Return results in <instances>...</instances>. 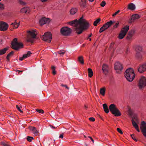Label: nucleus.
Wrapping results in <instances>:
<instances>
[{
    "mask_svg": "<svg viewBox=\"0 0 146 146\" xmlns=\"http://www.w3.org/2000/svg\"><path fill=\"white\" fill-rule=\"evenodd\" d=\"M132 36L130 34L128 33L126 37L127 39L129 40L131 39V38Z\"/></svg>",
    "mask_w": 146,
    "mask_h": 146,
    "instance_id": "a19ab883",
    "label": "nucleus"
},
{
    "mask_svg": "<svg viewBox=\"0 0 146 146\" xmlns=\"http://www.w3.org/2000/svg\"><path fill=\"white\" fill-rule=\"evenodd\" d=\"M64 133H62V134H60L59 136V137L60 138H61V139H62L63 138V136H64Z\"/></svg>",
    "mask_w": 146,
    "mask_h": 146,
    "instance_id": "5fc2aeb1",
    "label": "nucleus"
},
{
    "mask_svg": "<svg viewBox=\"0 0 146 146\" xmlns=\"http://www.w3.org/2000/svg\"><path fill=\"white\" fill-rule=\"evenodd\" d=\"M119 21H117V23L115 24L113 26V29H115L117 28L119 26Z\"/></svg>",
    "mask_w": 146,
    "mask_h": 146,
    "instance_id": "c9c22d12",
    "label": "nucleus"
},
{
    "mask_svg": "<svg viewBox=\"0 0 146 146\" xmlns=\"http://www.w3.org/2000/svg\"><path fill=\"white\" fill-rule=\"evenodd\" d=\"M52 73H53V74L54 75L56 74V71H55V70H53Z\"/></svg>",
    "mask_w": 146,
    "mask_h": 146,
    "instance_id": "bf43d9fd",
    "label": "nucleus"
},
{
    "mask_svg": "<svg viewBox=\"0 0 146 146\" xmlns=\"http://www.w3.org/2000/svg\"><path fill=\"white\" fill-rule=\"evenodd\" d=\"M135 49L137 52H140L142 51V48L141 46H137L136 47Z\"/></svg>",
    "mask_w": 146,
    "mask_h": 146,
    "instance_id": "cd10ccee",
    "label": "nucleus"
},
{
    "mask_svg": "<svg viewBox=\"0 0 146 146\" xmlns=\"http://www.w3.org/2000/svg\"><path fill=\"white\" fill-rule=\"evenodd\" d=\"M50 21L49 19L43 17L40 20L39 23L41 25H42L46 23H48Z\"/></svg>",
    "mask_w": 146,
    "mask_h": 146,
    "instance_id": "2eb2a0df",
    "label": "nucleus"
},
{
    "mask_svg": "<svg viewBox=\"0 0 146 146\" xmlns=\"http://www.w3.org/2000/svg\"><path fill=\"white\" fill-rule=\"evenodd\" d=\"M129 29V26L126 25L123 27L121 30L118 38L119 39H121L123 38L126 34L127 33Z\"/></svg>",
    "mask_w": 146,
    "mask_h": 146,
    "instance_id": "423d86ee",
    "label": "nucleus"
},
{
    "mask_svg": "<svg viewBox=\"0 0 146 146\" xmlns=\"http://www.w3.org/2000/svg\"><path fill=\"white\" fill-rule=\"evenodd\" d=\"M58 53L61 55H63L65 53V51L64 50H61L57 52Z\"/></svg>",
    "mask_w": 146,
    "mask_h": 146,
    "instance_id": "72a5a7b5",
    "label": "nucleus"
},
{
    "mask_svg": "<svg viewBox=\"0 0 146 146\" xmlns=\"http://www.w3.org/2000/svg\"><path fill=\"white\" fill-rule=\"evenodd\" d=\"M134 33H135L134 30H131L128 33L133 36V35Z\"/></svg>",
    "mask_w": 146,
    "mask_h": 146,
    "instance_id": "ea45409f",
    "label": "nucleus"
},
{
    "mask_svg": "<svg viewBox=\"0 0 146 146\" xmlns=\"http://www.w3.org/2000/svg\"><path fill=\"white\" fill-rule=\"evenodd\" d=\"M120 11L119 10H118L117 11L115 12L112 15V16L113 17H114L115 16H116Z\"/></svg>",
    "mask_w": 146,
    "mask_h": 146,
    "instance_id": "3c124183",
    "label": "nucleus"
},
{
    "mask_svg": "<svg viewBox=\"0 0 146 146\" xmlns=\"http://www.w3.org/2000/svg\"><path fill=\"white\" fill-rule=\"evenodd\" d=\"M106 5V3L105 1H102L100 4V5L102 7H104Z\"/></svg>",
    "mask_w": 146,
    "mask_h": 146,
    "instance_id": "c03bdc74",
    "label": "nucleus"
},
{
    "mask_svg": "<svg viewBox=\"0 0 146 146\" xmlns=\"http://www.w3.org/2000/svg\"><path fill=\"white\" fill-rule=\"evenodd\" d=\"M73 8H72L70 10V13L71 15L73 14V10H72Z\"/></svg>",
    "mask_w": 146,
    "mask_h": 146,
    "instance_id": "13d9d810",
    "label": "nucleus"
},
{
    "mask_svg": "<svg viewBox=\"0 0 146 146\" xmlns=\"http://www.w3.org/2000/svg\"><path fill=\"white\" fill-rule=\"evenodd\" d=\"M71 29L67 27H62L60 29V33L63 35L67 36L71 33Z\"/></svg>",
    "mask_w": 146,
    "mask_h": 146,
    "instance_id": "6e6552de",
    "label": "nucleus"
},
{
    "mask_svg": "<svg viewBox=\"0 0 146 146\" xmlns=\"http://www.w3.org/2000/svg\"><path fill=\"white\" fill-rule=\"evenodd\" d=\"M131 136L132 139L135 141L137 142V140L135 138V137L134 136V134L131 135Z\"/></svg>",
    "mask_w": 146,
    "mask_h": 146,
    "instance_id": "37998d69",
    "label": "nucleus"
},
{
    "mask_svg": "<svg viewBox=\"0 0 146 146\" xmlns=\"http://www.w3.org/2000/svg\"><path fill=\"white\" fill-rule=\"evenodd\" d=\"M36 110L37 112L39 113L43 114L44 113V111L42 109H36Z\"/></svg>",
    "mask_w": 146,
    "mask_h": 146,
    "instance_id": "e433bc0d",
    "label": "nucleus"
},
{
    "mask_svg": "<svg viewBox=\"0 0 146 146\" xmlns=\"http://www.w3.org/2000/svg\"><path fill=\"white\" fill-rule=\"evenodd\" d=\"M102 70L105 74L108 73V66L106 64H103L102 66Z\"/></svg>",
    "mask_w": 146,
    "mask_h": 146,
    "instance_id": "a211bd4d",
    "label": "nucleus"
},
{
    "mask_svg": "<svg viewBox=\"0 0 146 146\" xmlns=\"http://www.w3.org/2000/svg\"><path fill=\"white\" fill-rule=\"evenodd\" d=\"M77 11V9L76 8H74V14L76 13Z\"/></svg>",
    "mask_w": 146,
    "mask_h": 146,
    "instance_id": "6e6d98bb",
    "label": "nucleus"
},
{
    "mask_svg": "<svg viewBox=\"0 0 146 146\" xmlns=\"http://www.w3.org/2000/svg\"><path fill=\"white\" fill-rule=\"evenodd\" d=\"M92 33H91V34L90 35H89L88 36L89 37H91V36H92Z\"/></svg>",
    "mask_w": 146,
    "mask_h": 146,
    "instance_id": "69168bd1",
    "label": "nucleus"
},
{
    "mask_svg": "<svg viewBox=\"0 0 146 146\" xmlns=\"http://www.w3.org/2000/svg\"><path fill=\"white\" fill-rule=\"evenodd\" d=\"M27 139L28 141L31 142L32 139H33V137L28 136Z\"/></svg>",
    "mask_w": 146,
    "mask_h": 146,
    "instance_id": "4c0bfd02",
    "label": "nucleus"
},
{
    "mask_svg": "<svg viewBox=\"0 0 146 146\" xmlns=\"http://www.w3.org/2000/svg\"><path fill=\"white\" fill-rule=\"evenodd\" d=\"M140 127L143 135L146 137V123L144 121H142Z\"/></svg>",
    "mask_w": 146,
    "mask_h": 146,
    "instance_id": "f8f14e48",
    "label": "nucleus"
},
{
    "mask_svg": "<svg viewBox=\"0 0 146 146\" xmlns=\"http://www.w3.org/2000/svg\"><path fill=\"white\" fill-rule=\"evenodd\" d=\"M106 90V88L105 87H103L100 89V94L103 96L105 95V93Z\"/></svg>",
    "mask_w": 146,
    "mask_h": 146,
    "instance_id": "393cba45",
    "label": "nucleus"
},
{
    "mask_svg": "<svg viewBox=\"0 0 146 146\" xmlns=\"http://www.w3.org/2000/svg\"><path fill=\"white\" fill-rule=\"evenodd\" d=\"M99 116L100 118H101L102 120H103V121L104 120L102 118V117L100 115H99Z\"/></svg>",
    "mask_w": 146,
    "mask_h": 146,
    "instance_id": "774afa93",
    "label": "nucleus"
},
{
    "mask_svg": "<svg viewBox=\"0 0 146 146\" xmlns=\"http://www.w3.org/2000/svg\"><path fill=\"white\" fill-rule=\"evenodd\" d=\"M82 2V3L81 5V6L83 7H85L86 5V1Z\"/></svg>",
    "mask_w": 146,
    "mask_h": 146,
    "instance_id": "de8ad7c7",
    "label": "nucleus"
},
{
    "mask_svg": "<svg viewBox=\"0 0 146 146\" xmlns=\"http://www.w3.org/2000/svg\"><path fill=\"white\" fill-rule=\"evenodd\" d=\"M114 22V21L113 22L112 21H109L107 22L103 26L105 29L106 30L108 28L110 27Z\"/></svg>",
    "mask_w": 146,
    "mask_h": 146,
    "instance_id": "f3484780",
    "label": "nucleus"
},
{
    "mask_svg": "<svg viewBox=\"0 0 146 146\" xmlns=\"http://www.w3.org/2000/svg\"><path fill=\"white\" fill-rule=\"evenodd\" d=\"M132 123L133 124V126L139 132L140 131L139 130L138 126L136 122L133 119H132L131 120Z\"/></svg>",
    "mask_w": 146,
    "mask_h": 146,
    "instance_id": "412c9836",
    "label": "nucleus"
},
{
    "mask_svg": "<svg viewBox=\"0 0 146 146\" xmlns=\"http://www.w3.org/2000/svg\"><path fill=\"white\" fill-rule=\"evenodd\" d=\"M106 29L105 28L103 27V26L102 27H101L100 30L99 32L100 33H101L102 32H103L104 31L106 30Z\"/></svg>",
    "mask_w": 146,
    "mask_h": 146,
    "instance_id": "58836bf2",
    "label": "nucleus"
},
{
    "mask_svg": "<svg viewBox=\"0 0 146 146\" xmlns=\"http://www.w3.org/2000/svg\"><path fill=\"white\" fill-rule=\"evenodd\" d=\"M31 54V53L30 51H28L27 54H24L23 55V57H20L19 58V60L21 61L23 60L24 58L29 57Z\"/></svg>",
    "mask_w": 146,
    "mask_h": 146,
    "instance_id": "aec40b11",
    "label": "nucleus"
},
{
    "mask_svg": "<svg viewBox=\"0 0 146 146\" xmlns=\"http://www.w3.org/2000/svg\"><path fill=\"white\" fill-rule=\"evenodd\" d=\"M140 18V16L138 14H135L132 15L128 21L129 24H131L134 22L135 20L138 19Z\"/></svg>",
    "mask_w": 146,
    "mask_h": 146,
    "instance_id": "9b49d317",
    "label": "nucleus"
},
{
    "mask_svg": "<svg viewBox=\"0 0 146 146\" xmlns=\"http://www.w3.org/2000/svg\"><path fill=\"white\" fill-rule=\"evenodd\" d=\"M61 86L62 87H65L66 88L69 89V88L66 85H64L63 84H61Z\"/></svg>",
    "mask_w": 146,
    "mask_h": 146,
    "instance_id": "603ef678",
    "label": "nucleus"
},
{
    "mask_svg": "<svg viewBox=\"0 0 146 146\" xmlns=\"http://www.w3.org/2000/svg\"><path fill=\"white\" fill-rule=\"evenodd\" d=\"M136 58L139 60H141L142 59V56L140 52H137L135 55Z\"/></svg>",
    "mask_w": 146,
    "mask_h": 146,
    "instance_id": "a878e982",
    "label": "nucleus"
},
{
    "mask_svg": "<svg viewBox=\"0 0 146 146\" xmlns=\"http://www.w3.org/2000/svg\"><path fill=\"white\" fill-rule=\"evenodd\" d=\"M4 9V5L3 4L0 3V9L1 10H3Z\"/></svg>",
    "mask_w": 146,
    "mask_h": 146,
    "instance_id": "09e8293b",
    "label": "nucleus"
},
{
    "mask_svg": "<svg viewBox=\"0 0 146 146\" xmlns=\"http://www.w3.org/2000/svg\"><path fill=\"white\" fill-rule=\"evenodd\" d=\"M28 35L27 36L26 41L28 42L33 43L34 42V39L36 38V35L35 31L32 30L28 31L27 32Z\"/></svg>",
    "mask_w": 146,
    "mask_h": 146,
    "instance_id": "7ed1b4c3",
    "label": "nucleus"
},
{
    "mask_svg": "<svg viewBox=\"0 0 146 146\" xmlns=\"http://www.w3.org/2000/svg\"><path fill=\"white\" fill-rule=\"evenodd\" d=\"M52 69V70H55V67L54 66H52L51 67Z\"/></svg>",
    "mask_w": 146,
    "mask_h": 146,
    "instance_id": "680f3d73",
    "label": "nucleus"
},
{
    "mask_svg": "<svg viewBox=\"0 0 146 146\" xmlns=\"http://www.w3.org/2000/svg\"><path fill=\"white\" fill-rule=\"evenodd\" d=\"M2 44V40H0V44Z\"/></svg>",
    "mask_w": 146,
    "mask_h": 146,
    "instance_id": "0e129e2a",
    "label": "nucleus"
},
{
    "mask_svg": "<svg viewBox=\"0 0 146 146\" xmlns=\"http://www.w3.org/2000/svg\"><path fill=\"white\" fill-rule=\"evenodd\" d=\"M78 61L82 65H84V62L83 57L82 56H78Z\"/></svg>",
    "mask_w": 146,
    "mask_h": 146,
    "instance_id": "b1692460",
    "label": "nucleus"
},
{
    "mask_svg": "<svg viewBox=\"0 0 146 146\" xmlns=\"http://www.w3.org/2000/svg\"><path fill=\"white\" fill-rule=\"evenodd\" d=\"M128 112L129 113V114L130 115H132L133 114V112L131 110V109L130 108H129L128 111Z\"/></svg>",
    "mask_w": 146,
    "mask_h": 146,
    "instance_id": "79ce46f5",
    "label": "nucleus"
},
{
    "mask_svg": "<svg viewBox=\"0 0 146 146\" xmlns=\"http://www.w3.org/2000/svg\"><path fill=\"white\" fill-rule=\"evenodd\" d=\"M41 38L43 40L50 42L52 39V34L50 32H46Z\"/></svg>",
    "mask_w": 146,
    "mask_h": 146,
    "instance_id": "0eeeda50",
    "label": "nucleus"
},
{
    "mask_svg": "<svg viewBox=\"0 0 146 146\" xmlns=\"http://www.w3.org/2000/svg\"><path fill=\"white\" fill-rule=\"evenodd\" d=\"M109 109L111 113L115 116H119L121 115V112L114 104L110 105L109 106Z\"/></svg>",
    "mask_w": 146,
    "mask_h": 146,
    "instance_id": "20e7f679",
    "label": "nucleus"
},
{
    "mask_svg": "<svg viewBox=\"0 0 146 146\" xmlns=\"http://www.w3.org/2000/svg\"><path fill=\"white\" fill-rule=\"evenodd\" d=\"M14 53V52L13 51H11L7 55L6 58L8 61L9 60V58Z\"/></svg>",
    "mask_w": 146,
    "mask_h": 146,
    "instance_id": "2f4dec72",
    "label": "nucleus"
},
{
    "mask_svg": "<svg viewBox=\"0 0 146 146\" xmlns=\"http://www.w3.org/2000/svg\"><path fill=\"white\" fill-rule=\"evenodd\" d=\"M16 108L18 110L20 111L22 113L23 112V111H21L20 108L18 105L16 106Z\"/></svg>",
    "mask_w": 146,
    "mask_h": 146,
    "instance_id": "8fccbe9b",
    "label": "nucleus"
},
{
    "mask_svg": "<svg viewBox=\"0 0 146 146\" xmlns=\"http://www.w3.org/2000/svg\"><path fill=\"white\" fill-rule=\"evenodd\" d=\"M146 78L143 76H142L140 79L138 83L139 88L142 89L146 86Z\"/></svg>",
    "mask_w": 146,
    "mask_h": 146,
    "instance_id": "1a4fd4ad",
    "label": "nucleus"
},
{
    "mask_svg": "<svg viewBox=\"0 0 146 146\" xmlns=\"http://www.w3.org/2000/svg\"><path fill=\"white\" fill-rule=\"evenodd\" d=\"M86 20L84 19H83V16H82L78 20H77V19L74 20V25L77 26L78 24L80 23H82L83 21H84Z\"/></svg>",
    "mask_w": 146,
    "mask_h": 146,
    "instance_id": "dca6fc26",
    "label": "nucleus"
},
{
    "mask_svg": "<svg viewBox=\"0 0 146 146\" xmlns=\"http://www.w3.org/2000/svg\"><path fill=\"white\" fill-rule=\"evenodd\" d=\"M8 27V25L5 22H0V30L5 31L7 30Z\"/></svg>",
    "mask_w": 146,
    "mask_h": 146,
    "instance_id": "ddd939ff",
    "label": "nucleus"
},
{
    "mask_svg": "<svg viewBox=\"0 0 146 146\" xmlns=\"http://www.w3.org/2000/svg\"><path fill=\"white\" fill-rule=\"evenodd\" d=\"M11 48L15 50H18L21 47H23V44L22 43L18 42L17 38H14L12 42Z\"/></svg>",
    "mask_w": 146,
    "mask_h": 146,
    "instance_id": "39448f33",
    "label": "nucleus"
},
{
    "mask_svg": "<svg viewBox=\"0 0 146 146\" xmlns=\"http://www.w3.org/2000/svg\"><path fill=\"white\" fill-rule=\"evenodd\" d=\"M19 3H20L21 5H25L26 4V3H25V2L23 1H21V0H20L19 1Z\"/></svg>",
    "mask_w": 146,
    "mask_h": 146,
    "instance_id": "49530a36",
    "label": "nucleus"
},
{
    "mask_svg": "<svg viewBox=\"0 0 146 146\" xmlns=\"http://www.w3.org/2000/svg\"><path fill=\"white\" fill-rule=\"evenodd\" d=\"M89 120L92 121H95V119L93 117H90L89 118Z\"/></svg>",
    "mask_w": 146,
    "mask_h": 146,
    "instance_id": "864d4df0",
    "label": "nucleus"
},
{
    "mask_svg": "<svg viewBox=\"0 0 146 146\" xmlns=\"http://www.w3.org/2000/svg\"><path fill=\"white\" fill-rule=\"evenodd\" d=\"M117 131H118V132L119 133H120L121 134H123V132L122 131V130L120 128H117Z\"/></svg>",
    "mask_w": 146,
    "mask_h": 146,
    "instance_id": "a18cd8bd",
    "label": "nucleus"
},
{
    "mask_svg": "<svg viewBox=\"0 0 146 146\" xmlns=\"http://www.w3.org/2000/svg\"><path fill=\"white\" fill-rule=\"evenodd\" d=\"M29 8L27 7H25L21 9L20 10V12L21 13H26L27 11Z\"/></svg>",
    "mask_w": 146,
    "mask_h": 146,
    "instance_id": "7c9ffc66",
    "label": "nucleus"
},
{
    "mask_svg": "<svg viewBox=\"0 0 146 146\" xmlns=\"http://www.w3.org/2000/svg\"><path fill=\"white\" fill-rule=\"evenodd\" d=\"M138 70L140 73H143L146 71V64L140 65L138 68Z\"/></svg>",
    "mask_w": 146,
    "mask_h": 146,
    "instance_id": "4468645a",
    "label": "nucleus"
},
{
    "mask_svg": "<svg viewBox=\"0 0 146 146\" xmlns=\"http://www.w3.org/2000/svg\"><path fill=\"white\" fill-rule=\"evenodd\" d=\"M68 24L72 26H73V21L69 22Z\"/></svg>",
    "mask_w": 146,
    "mask_h": 146,
    "instance_id": "4d7b16f0",
    "label": "nucleus"
},
{
    "mask_svg": "<svg viewBox=\"0 0 146 146\" xmlns=\"http://www.w3.org/2000/svg\"><path fill=\"white\" fill-rule=\"evenodd\" d=\"M125 76L128 81L132 82L135 77V74L133 69L129 68L127 69L125 72Z\"/></svg>",
    "mask_w": 146,
    "mask_h": 146,
    "instance_id": "f03ea898",
    "label": "nucleus"
},
{
    "mask_svg": "<svg viewBox=\"0 0 146 146\" xmlns=\"http://www.w3.org/2000/svg\"><path fill=\"white\" fill-rule=\"evenodd\" d=\"M127 9L131 10H133L135 9V6L133 3H131L128 4Z\"/></svg>",
    "mask_w": 146,
    "mask_h": 146,
    "instance_id": "5701e85b",
    "label": "nucleus"
},
{
    "mask_svg": "<svg viewBox=\"0 0 146 146\" xmlns=\"http://www.w3.org/2000/svg\"><path fill=\"white\" fill-rule=\"evenodd\" d=\"M88 76L90 78H91L93 76V72L91 68H89L88 69Z\"/></svg>",
    "mask_w": 146,
    "mask_h": 146,
    "instance_id": "c85d7f7f",
    "label": "nucleus"
},
{
    "mask_svg": "<svg viewBox=\"0 0 146 146\" xmlns=\"http://www.w3.org/2000/svg\"><path fill=\"white\" fill-rule=\"evenodd\" d=\"M89 27V24L86 20L83 21L78 25H74V27L75 33L77 35L81 34L84 31L87 29Z\"/></svg>",
    "mask_w": 146,
    "mask_h": 146,
    "instance_id": "f257e3e1",
    "label": "nucleus"
},
{
    "mask_svg": "<svg viewBox=\"0 0 146 146\" xmlns=\"http://www.w3.org/2000/svg\"><path fill=\"white\" fill-rule=\"evenodd\" d=\"M88 137L89 138L91 139V140L93 142V143H94V140L93 138L91 137L90 136H89Z\"/></svg>",
    "mask_w": 146,
    "mask_h": 146,
    "instance_id": "052dcab7",
    "label": "nucleus"
},
{
    "mask_svg": "<svg viewBox=\"0 0 146 146\" xmlns=\"http://www.w3.org/2000/svg\"><path fill=\"white\" fill-rule=\"evenodd\" d=\"M100 21L101 19L100 18H98L93 23L94 25L95 26H97V24Z\"/></svg>",
    "mask_w": 146,
    "mask_h": 146,
    "instance_id": "473e14b6",
    "label": "nucleus"
},
{
    "mask_svg": "<svg viewBox=\"0 0 146 146\" xmlns=\"http://www.w3.org/2000/svg\"><path fill=\"white\" fill-rule=\"evenodd\" d=\"M8 50V48H5L0 50V55H2L4 54L6 52V51Z\"/></svg>",
    "mask_w": 146,
    "mask_h": 146,
    "instance_id": "c756f323",
    "label": "nucleus"
},
{
    "mask_svg": "<svg viewBox=\"0 0 146 146\" xmlns=\"http://www.w3.org/2000/svg\"><path fill=\"white\" fill-rule=\"evenodd\" d=\"M50 127L51 128H53V129H55V127L54 126H53L52 125H50Z\"/></svg>",
    "mask_w": 146,
    "mask_h": 146,
    "instance_id": "338daca9",
    "label": "nucleus"
},
{
    "mask_svg": "<svg viewBox=\"0 0 146 146\" xmlns=\"http://www.w3.org/2000/svg\"><path fill=\"white\" fill-rule=\"evenodd\" d=\"M42 2H44L46 1L47 0H40Z\"/></svg>",
    "mask_w": 146,
    "mask_h": 146,
    "instance_id": "e2e57ef3",
    "label": "nucleus"
},
{
    "mask_svg": "<svg viewBox=\"0 0 146 146\" xmlns=\"http://www.w3.org/2000/svg\"><path fill=\"white\" fill-rule=\"evenodd\" d=\"M29 129L32 131L33 133L35 135H38L39 134L38 131L36 130V128L33 127H31Z\"/></svg>",
    "mask_w": 146,
    "mask_h": 146,
    "instance_id": "6ab92c4d",
    "label": "nucleus"
},
{
    "mask_svg": "<svg viewBox=\"0 0 146 146\" xmlns=\"http://www.w3.org/2000/svg\"><path fill=\"white\" fill-rule=\"evenodd\" d=\"M1 144L3 146H10L9 144H7V143L5 142H1Z\"/></svg>",
    "mask_w": 146,
    "mask_h": 146,
    "instance_id": "f704fd0d",
    "label": "nucleus"
},
{
    "mask_svg": "<svg viewBox=\"0 0 146 146\" xmlns=\"http://www.w3.org/2000/svg\"><path fill=\"white\" fill-rule=\"evenodd\" d=\"M123 68L122 65L119 62H117L115 64L114 69L117 73H120Z\"/></svg>",
    "mask_w": 146,
    "mask_h": 146,
    "instance_id": "9d476101",
    "label": "nucleus"
},
{
    "mask_svg": "<svg viewBox=\"0 0 146 146\" xmlns=\"http://www.w3.org/2000/svg\"><path fill=\"white\" fill-rule=\"evenodd\" d=\"M16 21L15 20V22L14 23H12L11 24V25H12L15 28H18L20 24L19 23H17Z\"/></svg>",
    "mask_w": 146,
    "mask_h": 146,
    "instance_id": "bb28decb",
    "label": "nucleus"
},
{
    "mask_svg": "<svg viewBox=\"0 0 146 146\" xmlns=\"http://www.w3.org/2000/svg\"><path fill=\"white\" fill-rule=\"evenodd\" d=\"M103 107L105 112L108 113L109 112V110L106 104H104L103 105Z\"/></svg>",
    "mask_w": 146,
    "mask_h": 146,
    "instance_id": "4be33fe9",
    "label": "nucleus"
}]
</instances>
